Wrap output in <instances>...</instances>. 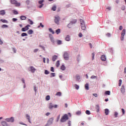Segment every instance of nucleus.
<instances>
[{
	"label": "nucleus",
	"instance_id": "obj_16",
	"mask_svg": "<svg viewBox=\"0 0 126 126\" xmlns=\"http://www.w3.org/2000/svg\"><path fill=\"white\" fill-rule=\"evenodd\" d=\"M4 14H5V11L4 10L0 11V15H4Z\"/></svg>",
	"mask_w": 126,
	"mask_h": 126
},
{
	"label": "nucleus",
	"instance_id": "obj_32",
	"mask_svg": "<svg viewBox=\"0 0 126 126\" xmlns=\"http://www.w3.org/2000/svg\"><path fill=\"white\" fill-rule=\"evenodd\" d=\"M49 30L51 33H52V34H55V32H54V31H53V29L50 28V29H49Z\"/></svg>",
	"mask_w": 126,
	"mask_h": 126
},
{
	"label": "nucleus",
	"instance_id": "obj_23",
	"mask_svg": "<svg viewBox=\"0 0 126 126\" xmlns=\"http://www.w3.org/2000/svg\"><path fill=\"white\" fill-rule=\"evenodd\" d=\"M85 89L86 90H89V84H86L85 85Z\"/></svg>",
	"mask_w": 126,
	"mask_h": 126
},
{
	"label": "nucleus",
	"instance_id": "obj_36",
	"mask_svg": "<svg viewBox=\"0 0 126 126\" xmlns=\"http://www.w3.org/2000/svg\"><path fill=\"white\" fill-rule=\"evenodd\" d=\"M8 27V26L6 25H3L1 26V28H7Z\"/></svg>",
	"mask_w": 126,
	"mask_h": 126
},
{
	"label": "nucleus",
	"instance_id": "obj_38",
	"mask_svg": "<svg viewBox=\"0 0 126 126\" xmlns=\"http://www.w3.org/2000/svg\"><path fill=\"white\" fill-rule=\"evenodd\" d=\"M91 79H95L97 78V76L93 75L91 77Z\"/></svg>",
	"mask_w": 126,
	"mask_h": 126
},
{
	"label": "nucleus",
	"instance_id": "obj_51",
	"mask_svg": "<svg viewBox=\"0 0 126 126\" xmlns=\"http://www.w3.org/2000/svg\"><path fill=\"white\" fill-rule=\"evenodd\" d=\"M13 13L15 14H18V12H17V11L14 10Z\"/></svg>",
	"mask_w": 126,
	"mask_h": 126
},
{
	"label": "nucleus",
	"instance_id": "obj_10",
	"mask_svg": "<svg viewBox=\"0 0 126 126\" xmlns=\"http://www.w3.org/2000/svg\"><path fill=\"white\" fill-rule=\"evenodd\" d=\"M53 122H54V118H50L47 122V126H50V125H52L53 124Z\"/></svg>",
	"mask_w": 126,
	"mask_h": 126
},
{
	"label": "nucleus",
	"instance_id": "obj_21",
	"mask_svg": "<svg viewBox=\"0 0 126 126\" xmlns=\"http://www.w3.org/2000/svg\"><path fill=\"white\" fill-rule=\"evenodd\" d=\"M21 20H26V16H21L20 17Z\"/></svg>",
	"mask_w": 126,
	"mask_h": 126
},
{
	"label": "nucleus",
	"instance_id": "obj_35",
	"mask_svg": "<svg viewBox=\"0 0 126 126\" xmlns=\"http://www.w3.org/2000/svg\"><path fill=\"white\" fill-rule=\"evenodd\" d=\"M56 66L59 67L60 66V61H58L56 63Z\"/></svg>",
	"mask_w": 126,
	"mask_h": 126
},
{
	"label": "nucleus",
	"instance_id": "obj_47",
	"mask_svg": "<svg viewBox=\"0 0 126 126\" xmlns=\"http://www.w3.org/2000/svg\"><path fill=\"white\" fill-rule=\"evenodd\" d=\"M122 112L123 115H125V114H126V111H125V109H124V108L122 109Z\"/></svg>",
	"mask_w": 126,
	"mask_h": 126
},
{
	"label": "nucleus",
	"instance_id": "obj_25",
	"mask_svg": "<svg viewBox=\"0 0 126 126\" xmlns=\"http://www.w3.org/2000/svg\"><path fill=\"white\" fill-rule=\"evenodd\" d=\"M104 112H105V115H109V109H105V110H104Z\"/></svg>",
	"mask_w": 126,
	"mask_h": 126
},
{
	"label": "nucleus",
	"instance_id": "obj_60",
	"mask_svg": "<svg viewBox=\"0 0 126 126\" xmlns=\"http://www.w3.org/2000/svg\"><path fill=\"white\" fill-rule=\"evenodd\" d=\"M119 30H123V26H120L119 27Z\"/></svg>",
	"mask_w": 126,
	"mask_h": 126
},
{
	"label": "nucleus",
	"instance_id": "obj_3",
	"mask_svg": "<svg viewBox=\"0 0 126 126\" xmlns=\"http://www.w3.org/2000/svg\"><path fill=\"white\" fill-rule=\"evenodd\" d=\"M61 19V18H60V16H56L55 17V20H54V21H55V23L56 24H60V20Z\"/></svg>",
	"mask_w": 126,
	"mask_h": 126
},
{
	"label": "nucleus",
	"instance_id": "obj_9",
	"mask_svg": "<svg viewBox=\"0 0 126 126\" xmlns=\"http://www.w3.org/2000/svg\"><path fill=\"white\" fill-rule=\"evenodd\" d=\"M5 121H6V122H10V123H13V122H14V118L13 117L6 118L5 119Z\"/></svg>",
	"mask_w": 126,
	"mask_h": 126
},
{
	"label": "nucleus",
	"instance_id": "obj_22",
	"mask_svg": "<svg viewBox=\"0 0 126 126\" xmlns=\"http://www.w3.org/2000/svg\"><path fill=\"white\" fill-rule=\"evenodd\" d=\"M26 118L28 120L29 122L31 124V121H30V116L28 114L26 115Z\"/></svg>",
	"mask_w": 126,
	"mask_h": 126
},
{
	"label": "nucleus",
	"instance_id": "obj_50",
	"mask_svg": "<svg viewBox=\"0 0 126 126\" xmlns=\"http://www.w3.org/2000/svg\"><path fill=\"white\" fill-rule=\"evenodd\" d=\"M121 9L122 10H125V9H126V6H122V7H121Z\"/></svg>",
	"mask_w": 126,
	"mask_h": 126
},
{
	"label": "nucleus",
	"instance_id": "obj_28",
	"mask_svg": "<svg viewBox=\"0 0 126 126\" xmlns=\"http://www.w3.org/2000/svg\"><path fill=\"white\" fill-rule=\"evenodd\" d=\"M28 21L29 22V23L31 25H33L34 23L33 22V21L32 20H31V19H29Z\"/></svg>",
	"mask_w": 126,
	"mask_h": 126
},
{
	"label": "nucleus",
	"instance_id": "obj_12",
	"mask_svg": "<svg viewBox=\"0 0 126 126\" xmlns=\"http://www.w3.org/2000/svg\"><path fill=\"white\" fill-rule=\"evenodd\" d=\"M64 59L66 60H68V53H67V52H65L64 53Z\"/></svg>",
	"mask_w": 126,
	"mask_h": 126
},
{
	"label": "nucleus",
	"instance_id": "obj_39",
	"mask_svg": "<svg viewBox=\"0 0 126 126\" xmlns=\"http://www.w3.org/2000/svg\"><path fill=\"white\" fill-rule=\"evenodd\" d=\"M28 35V34H27V33H26V32H23V33H22V34H21V36H22V37H24V36H27Z\"/></svg>",
	"mask_w": 126,
	"mask_h": 126
},
{
	"label": "nucleus",
	"instance_id": "obj_40",
	"mask_svg": "<svg viewBox=\"0 0 126 126\" xmlns=\"http://www.w3.org/2000/svg\"><path fill=\"white\" fill-rule=\"evenodd\" d=\"M56 96H61L62 95V93L61 92H58L56 94Z\"/></svg>",
	"mask_w": 126,
	"mask_h": 126
},
{
	"label": "nucleus",
	"instance_id": "obj_34",
	"mask_svg": "<svg viewBox=\"0 0 126 126\" xmlns=\"http://www.w3.org/2000/svg\"><path fill=\"white\" fill-rule=\"evenodd\" d=\"M114 116L115 118H118V116H119V113H118V112H115Z\"/></svg>",
	"mask_w": 126,
	"mask_h": 126
},
{
	"label": "nucleus",
	"instance_id": "obj_26",
	"mask_svg": "<svg viewBox=\"0 0 126 126\" xmlns=\"http://www.w3.org/2000/svg\"><path fill=\"white\" fill-rule=\"evenodd\" d=\"M0 21L1 22H2V23H8L7 21H6V20H3V19H0Z\"/></svg>",
	"mask_w": 126,
	"mask_h": 126
},
{
	"label": "nucleus",
	"instance_id": "obj_43",
	"mask_svg": "<svg viewBox=\"0 0 126 126\" xmlns=\"http://www.w3.org/2000/svg\"><path fill=\"white\" fill-rule=\"evenodd\" d=\"M60 118H61V115H58V116L57 117V120L56 122H59Z\"/></svg>",
	"mask_w": 126,
	"mask_h": 126
},
{
	"label": "nucleus",
	"instance_id": "obj_19",
	"mask_svg": "<svg viewBox=\"0 0 126 126\" xmlns=\"http://www.w3.org/2000/svg\"><path fill=\"white\" fill-rule=\"evenodd\" d=\"M95 109L96 110V112L98 113V112H99V111H100V106H99V105H96Z\"/></svg>",
	"mask_w": 126,
	"mask_h": 126
},
{
	"label": "nucleus",
	"instance_id": "obj_15",
	"mask_svg": "<svg viewBox=\"0 0 126 126\" xmlns=\"http://www.w3.org/2000/svg\"><path fill=\"white\" fill-rule=\"evenodd\" d=\"M65 41H70V36H69V35H66V36L65 37Z\"/></svg>",
	"mask_w": 126,
	"mask_h": 126
},
{
	"label": "nucleus",
	"instance_id": "obj_42",
	"mask_svg": "<svg viewBox=\"0 0 126 126\" xmlns=\"http://www.w3.org/2000/svg\"><path fill=\"white\" fill-rule=\"evenodd\" d=\"M86 114L87 115H90V114H91V113H90V111H89V110H87V111H86Z\"/></svg>",
	"mask_w": 126,
	"mask_h": 126
},
{
	"label": "nucleus",
	"instance_id": "obj_30",
	"mask_svg": "<svg viewBox=\"0 0 126 126\" xmlns=\"http://www.w3.org/2000/svg\"><path fill=\"white\" fill-rule=\"evenodd\" d=\"M61 69L62 70H64L65 69V67L64 66V65H62L61 67Z\"/></svg>",
	"mask_w": 126,
	"mask_h": 126
},
{
	"label": "nucleus",
	"instance_id": "obj_48",
	"mask_svg": "<svg viewBox=\"0 0 126 126\" xmlns=\"http://www.w3.org/2000/svg\"><path fill=\"white\" fill-rule=\"evenodd\" d=\"M122 80L121 79L119 80V86H121L122 85Z\"/></svg>",
	"mask_w": 126,
	"mask_h": 126
},
{
	"label": "nucleus",
	"instance_id": "obj_41",
	"mask_svg": "<svg viewBox=\"0 0 126 126\" xmlns=\"http://www.w3.org/2000/svg\"><path fill=\"white\" fill-rule=\"evenodd\" d=\"M58 45H62V41L61 40H58L57 41Z\"/></svg>",
	"mask_w": 126,
	"mask_h": 126
},
{
	"label": "nucleus",
	"instance_id": "obj_52",
	"mask_svg": "<svg viewBox=\"0 0 126 126\" xmlns=\"http://www.w3.org/2000/svg\"><path fill=\"white\" fill-rule=\"evenodd\" d=\"M93 95L94 97H98V94H93Z\"/></svg>",
	"mask_w": 126,
	"mask_h": 126
},
{
	"label": "nucleus",
	"instance_id": "obj_56",
	"mask_svg": "<svg viewBox=\"0 0 126 126\" xmlns=\"http://www.w3.org/2000/svg\"><path fill=\"white\" fill-rule=\"evenodd\" d=\"M68 126H71V122L69 121L68 123Z\"/></svg>",
	"mask_w": 126,
	"mask_h": 126
},
{
	"label": "nucleus",
	"instance_id": "obj_63",
	"mask_svg": "<svg viewBox=\"0 0 126 126\" xmlns=\"http://www.w3.org/2000/svg\"><path fill=\"white\" fill-rule=\"evenodd\" d=\"M68 116L70 118L71 117V114L70 113H68Z\"/></svg>",
	"mask_w": 126,
	"mask_h": 126
},
{
	"label": "nucleus",
	"instance_id": "obj_49",
	"mask_svg": "<svg viewBox=\"0 0 126 126\" xmlns=\"http://www.w3.org/2000/svg\"><path fill=\"white\" fill-rule=\"evenodd\" d=\"M51 77H54L56 76V74L55 73H51Z\"/></svg>",
	"mask_w": 126,
	"mask_h": 126
},
{
	"label": "nucleus",
	"instance_id": "obj_17",
	"mask_svg": "<svg viewBox=\"0 0 126 126\" xmlns=\"http://www.w3.org/2000/svg\"><path fill=\"white\" fill-rule=\"evenodd\" d=\"M30 69H31V71L32 72H35V71H36V69H35V68H34V67L33 66H31Z\"/></svg>",
	"mask_w": 126,
	"mask_h": 126
},
{
	"label": "nucleus",
	"instance_id": "obj_55",
	"mask_svg": "<svg viewBox=\"0 0 126 126\" xmlns=\"http://www.w3.org/2000/svg\"><path fill=\"white\" fill-rule=\"evenodd\" d=\"M12 20L14 22H15V21H17V19L16 18H13Z\"/></svg>",
	"mask_w": 126,
	"mask_h": 126
},
{
	"label": "nucleus",
	"instance_id": "obj_24",
	"mask_svg": "<svg viewBox=\"0 0 126 126\" xmlns=\"http://www.w3.org/2000/svg\"><path fill=\"white\" fill-rule=\"evenodd\" d=\"M105 95H111V92L110 91H107L105 92Z\"/></svg>",
	"mask_w": 126,
	"mask_h": 126
},
{
	"label": "nucleus",
	"instance_id": "obj_13",
	"mask_svg": "<svg viewBox=\"0 0 126 126\" xmlns=\"http://www.w3.org/2000/svg\"><path fill=\"white\" fill-rule=\"evenodd\" d=\"M101 60L102 61V62H106V56L105 55H102L101 57Z\"/></svg>",
	"mask_w": 126,
	"mask_h": 126
},
{
	"label": "nucleus",
	"instance_id": "obj_27",
	"mask_svg": "<svg viewBox=\"0 0 126 126\" xmlns=\"http://www.w3.org/2000/svg\"><path fill=\"white\" fill-rule=\"evenodd\" d=\"M28 34H29L30 35H31L32 34H33V31L32 30H29V31L28 32Z\"/></svg>",
	"mask_w": 126,
	"mask_h": 126
},
{
	"label": "nucleus",
	"instance_id": "obj_44",
	"mask_svg": "<svg viewBox=\"0 0 126 126\" xmlns=\"http://www.w3.org/2000/svg\"><path fill=\"white\" fill-rule=\"evenodd\" d=\"M94 57H95V53H93L92 54V58L93 60H94Z\"/></svg>",
	"mask_w": 126,
	"mask_h": 126
},
{
	"label": "nucleus",
	"instance_id": "obj_46",
	"mask_svg": "<svg viewBox=\"0 0 126 126\" xmlns=\"http://www.w3.org/2000/svg\"><path fill=\"white\" fill-rule=\"evenodd\" d=\"M75 89H76L77 90H78L79 88V86H78V85H75Z\"/></svg>",
	"mask_w": 126,
	"mask_h": 126
},
{
	"label": "nucleus",
	"instance_id": "obj_62",
	"mask_svg": "<svg viewBox=\"0 0 126 126\" xmlns=\"http://www.w3.org/2000/svg\"><path fill=\"white\" fill-rule=\"evenodd\" d=\"M3 44V42H2V41H1V39H0V45H2Z\"/></svg>",
	"mask_w": 126,
	"mask_h": 126
},
{
	"label": "nucleus",
	"instance_id": "obj_37",
	"mask_svg": "<svg viewBox=\"0 0 126 126\" xmlns=\"http://www.w3.org/2000/svg\"><path fill=\"white\" fill-rule=\"evenodd\" d=\"M56 9H57V7L56 6H54L53 7H52V10L53 11H56Z\"/></svg>",
	"mask_w": 126,
	"mask_h": 126
},
{
	"label": "nucleus",
	"instance_id": "obj_4",
	"mask_svg": "<svg viewBox=\"0 0 126 126\" xmlns=\"http://www.w3.org/2000/svg\"><path fill=\"white\" fill-rule=\"evenodd\" d=\"M11 2L12 4H15V6H20V3L17 2L16 0H11Z\"/></svg>",
	"mask_w": 126,
	"mask_h": 126
},
{
	"label": "nucleus",
	"instance_id": "obj_54",
	"mask_svg": "<svg viewBox=\"0 0 126 126\" xmlns=\"http://www.w3.org/2000/svg\"><path fill=\"white\" fill-rule=\"evenodd\" d=\"M51 71H52V72H54L55 71L53 67H51Z\"/></svg>",
	"mask_w": 126,
	"mask_h": 126
},
{
	"label": "nucleus",
	"instance_id": "obj_6",
	"mask_svg": "<svg viewBox=\"0 0 126 126\" xmlns=\"http://www.w3.org/2000/svg\"><path fill=\"white\" fill-rule=\"evenodd\" d=\"M126 35V30L124 29L121 32V41H124V37L125 35Z\"/></svg>",
	"mask_w": 126,
	"mask_h": 126
},
{
	"label": "nucleus",
	"instance_id": "obj_58",
	"mask_svg": "<svg viewBox=\"0 0 126 126\" xmlns=\"http://www.w3.org/2000/svg\"><path fill=\"white\" fill-rule=\"evenodd\" d=\"M27 4H29L30 3V1L29 0H28L26 1Z\"/></svg>",
	"mask_w": 126,
	"mask_h": 126
},
{
	"label": "nucleus",
	"instance_id": "obj_53",
	"mask_svg": "<svg viewBox=\"0 0 126 126\" xmlns=\"http://www.w3.org/2000/svg\"><path fill=\"white\" fill-rule=\"evenodd\" d=\"M38 51H39V49H36L34 50L33 52L34 53H37V52H38Z\"/></svg>",
	"mask_w": 126,
	"mask_h": 126
},
{
	"label": "nucleus",
	"instance_id": "obj_59",
	"mask_svg": "<svg viewBox=\"0 0 126 126\" xmlns=\"http://www.w3.org/2000/svg\"><path fill=\"white\" fill-rule=\"evenodd\" d=\"M106 9H108V10H111L112 8L111 7H108L106 8Z\"/></svg>",
	"mask_w": 126,
	"mask_h": 126
},
{
	"label": "nucleus",
	"instance_id": "obj_18",
	"mask_svg": "<svg viewBox=\"0 0 126 126\" xmlns=\"http://www.w3.org/2000/svg\"><path fill=\"white\" fill-rule=\"evenodd\" d=\"M49 37L50 38V40L52 43H54L55 42V40H54V37H53V35L52 34H49Z\"/></svg>",
	"mask_w": 126,
	"mask_h": 126
},
{
	"label": "nucleus",
	"instance_id": "obj_2",
	"mask_svg": "<svg viewBox=\"0 0 126 126\" xmlns=\"http://www.w3.org/2000/svg\"><path fill=\"white\" fill-rule=\"evenodd\" d=\"M68 120V116L67 114H64L63 116L62 117L60 122L61 123H64V122H66Z\"/></svg>",
	"mask_w": 126,
	"mask_h": 126
},
{
	"label": "nucleus",
	"instance_id": "obj_1",
	"mask_svg": "<svg viewBox=\"0 0 126 126\" xmlns=\"http://www.w3.org/2000/svg\"><path fill=\"white\" fill-rule=\"evenodd\" d=\"M80 24L81 29H82V30H86V26H85V22L84 21V20H83V19H80Z\"/></svg>",
	"mask_w": 126,
	"mask_h": 126
},
{
	"label": "nucleus",
	"instance_id": "obj_5",
	"mask_svg": "<svg viewBox=\"0 0 126 126\" xmlns=\"http://www.w3.org/2000/svg\"><path fill=\"white\" fill-rule=\"evenodd\" d=\"M57 107H58V105L55 104L54 105H53V103H50L49 104V106H48V108H49V109H50V110L53 109V108L56 109Z\"/></svg>",
	"mask_w": 126,
	"mask_h": 126
},
{
	"label": "nucleus",
	"instance_id": "obj_57",
	"mask_svg": "<svg viewBox=\"0 0 126 126\" xmlns=\"http://www.w3.org/2000/svg\"><path fill=\"white\" fill-rule=\"evenodd\" d=\"M106 36H107V37H111V34L110 33H107L106 34Z\"/></svg>",
	"mask_w": 126,
	"mask_h": 126
},
{
	"label": "nucleus",
	"instance_id": "obj_64",
	"mask_svg": "<svg viewBox=\"0 0 126 126\" xmlns=\"http://www.w3.org/2000/svg\"><path fill=\"white\" fill-rule=\"evenodd\" d=\"M124 72L125 73H126V67L124 68Z\"/></svg>",
	"mask_w": 126,
	"mask_h": 126
},
{
	"label": "nucleus",
	"instance_id": "obj_8",
	"mask_svg": "<svg viewBox=\"0 0 126 126\" xmlns=\"http://www.w3.org/2000/svg\"><path fill=\"white\" fill-rule=\"evenodd\" d=\"M121 93L122 94H125L126 93V88H125V85H123L121 88Z\"/></svg>",
	"mask_w": 126,
	"mask_h": 126
},
{
	"label": "nucleus",
	"instance_id": "obj_45",
	"mask_svg": "<svg viewBox=\"0 0 126 126\" xmlns=\"http://www.w3.org/2000/svg\"><path fill=\"white\" fill-rule=\"evenodd\" d=\"M44 73H45V74H49V73H50V72L47 70H45Z\"/></svg>",
	"mask_w": 126,
	"mask_h": 126
},
{
	"label": "nucleus",
	"instance_id": "obj_31",
	"mask_svg": "<svg viewBox=\"0 0 126 126\" xmlns=\"http://www.w3.org/2000/svg\"><path fill=\"white\" fill-rule=\"evenodd\" d=\"M56 33L57 34H60V33H61V29H58L56 31Z\"/></svg>",
	"mask_w": 126,
	"mask_h": 126
},
{
	"label": "nucleus",
	"instance_id": "obj_61",
	"mask_svg": "<svg viewBox=\"0 0 126 126\" xmlns=\"http://www.w3.org/2000/svg\"><path fill=\"white\" fill-rule=\"evenodd\" d=\"M83 35L82 33H79V37L81 38V37H82Z\"/></svg>",
	"mask_w": 126,
	"mask_h": 126
},
{
	"label": "nucleus",
	"instance_id": "obj_29",
	"mask_svg": "<svg viewBox=\"0 0 126 126\" xmlns=\"http://www.w3.org/2000/svg\"><path fill=\"white\" fill-rule=\"evenodd\" d=\"M40 27L44 28V25H43L42 23H40L39 26H38V28H40Z\"/></svg>",
	"mask_w": 126,
	"mask_h": 126
},
{
	"label": "nucleus",
	"instance_id": "obj_11",
	"mask_svg": "<svg viewBox=\"0 0 126 126\" xmlns=\"http://www.w3.org/2000/svg\"><path fill=\"white\" fill-rule=\"evenodd\" d=\"M44 0H41L38 1L39 4H40L39 6V8H42V7H43V6H44V4L43 3V2H44Z\"/></svg>",
	"mask_w": 126,
	"mask_h": 126
},
{
	"label": "nucleus",
	"instance_id": "obj_20",
	"mask_svg": "<svg viewBox=\"0 0 126 126\" xmlns=\"http://www.w3.org/2000/svg\"><path fill=\"white\" fill-rule=\"evenodd\" d=\"M57 59H58V56H57L56 55L53 56V57H52L53 62L56 61V60H57Z\"/></svg>",
	"mask_w": 126,
	"mask_h": 126
},
{
	"label": "nucleus",
	"instance_id": "obj_7",
	"mask_svg": "<svg viewBox=\"0 0 126 126\" xmlns=\"http://www.w3.org/2000/svg\"><path fill=\"white\" fill-rule=\"evenodd\" d=\"M31 27V26L30 25H27L25 28H23L22 29V31L23 32H25L26 31L29 30V27Z\"/></svg>",
	"mask_w": 126,
	"mask_h": 126
},
{
	"label": "nucleus",
	"instance_id": "obj_14",
	"mask_svg": "<svg viewBox=\"0 0 126 126\" xmlns=\"http://www.w3.org/2000/svg\"><path fill=\"white\" fill-rule=\"evenodd\" d=\"M1 124L2 126H8V125L5 121H2Z\"/></svg>",
	"mask_w": 126,
	"mask_h": 126
},
{
	"label": "nucleus",
	"instance_id": "obj_33",
	"mask_svg": "<svg viewBox=\"0 0 126 126\" xmlns=\"http://www.w3.org/2000/svg\"><path fill=\"white\" fill-rule=\"evenodd\" d=\"M51 99V97H50V95H47L46 96V101H49Z\"/></svg>",
	"mask_w": 126,
	"mask_h": 126
}]
</instances>
